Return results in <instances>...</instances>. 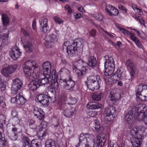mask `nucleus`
<instances>
[{"mask_svg": "<svg viewBox=\"0 0 147 147\" xmlns=\"http://www.w3.org/2000/svg\"><path fill=\"white\" fill-rule=\"evenodd\" d=\"M6 117L3 114H0V128L3 129V125L5 124Z\"/></svg>", "mask_w": 147, "mask_h": 147, "instance_id": "38", "label": "nucleus"}, {"mask_svg": "<svg viewBox=\"0 0 147 147\" xmlns=\"http://www.w3.org/2000/svg\"><path fill=\"white\" fill-rule=\"evenodd\" d=\"M9 37L7 34H3L0 36V41H1L2 43L0 45V47L4 45H7L9 41Z\"/></svg>", "mask_w": 147, "mask_h": 147, "instance_id": "31", "label": "nucleus"}, {"mask_svg": "<svg viewBox=\"0 0 147 147\" xmlns=\"http://www.w3.org/2000/svg\"><path fill=\"white\" fill-rule=\"evenodd\" d=\"M22 67L25 76L30 80L37 79L42 75L38 64L32 60L26 61Z\"/></svg>", "mask_w": 147, "mask_h": 147, "instance_id": "4", "label": "nucleus"}, {"mask_svg": "<svg viewBox=\"0 0 147 147\" xmlns=\"http://www.w3.org/2000/svg\"><path fill=\"white\" fill-rule=\"evenodd\" d=\"M47 124V123L46 122L43 121L39 126H37V127L38 128L37 129V131L38 132L37 135L38 136H40L39 138L41 140H42L46 135V132L45 131Z\"/></svg>", "mask_w": 147, "mask_h": 147, "instance_id": "14", "label": "nucleus"}, {"mask_svg": "<svg viewBox=\"0 0 147 147\" xmlns=\"http://www.w3.org/2000/svg\"><path fill=\"white\" fill-rule=\"evenodd\" d=\"M42 68L43 70V75L49 76L51 75V65L50 62L49 61L44 62L42 65Z\"/></svg>", "mask_w": 147, "mask_h": 147, "instance_id": "21", "label": "nucleus"}, {"mask_svg": "<svg viewBox=\"0 0 147 147\" xmlns=\"http://www.w3.org/2000/svg\"><path fill=\"white\" fill-rule=\"evenodd\" d=\"M29 127L32 129H35L36 131H37V129L38 128L37 127L36 124L34 123V121L32 120H29L28 123Z\"/></svg>", "mask_w": 147, "mask_h": 147, "instance_id": "40", "label": "nucleus"}, {"mask_svg": "<svg viewBox=\"0 0 147 147\" xmlns=\"http://www.w3.org/2000/svg\"><path fill=\"white\" fill-rule=\"evenodd\" d=\"M116 26L120 30V32L125 35H129L130 36L131 39L133 41L135 44L139 48H142V46L140 42L135 36L134 34L129 32L125 29L122 28L121 26L119 24L115 23Z\"/></svg>", "mask_w": 147, "mask_h": 147, "instance_id": "11", "label": "nucleus"}, {"mask_svg": "<svg viewBox=\"0 0 147 147\" xmlns=\"http://www.w3.org/2000/svg\"><path fill=\"white\" fill-rule=\"evenodd\" d=\"M118 8L119 9L125 12H126L127 11V10L126 9V8L122 5H119L118 6Z\"/></svg>", "mask_w": 147, "mask_h": 147, "instance_id": "63", "label": "nucleus"}, {"mask_svg": "<svg viewBox=\"0 0 147 147\" xmlns=\"http://www.w3.org/2000/svg\"><path fill=\"white\" fill-rule=\"evenodd\" d=\"M22 53L19 48L15 46L11 49L9 51V54L13 60H16L21 56Z\"/></svg>", "mask_w": 147, "mask_h": 147, "instance_id": "19", "label": "nucleus"}, {"mask_svg": "<svg viewBox=\"0 0 147 147\" xmlns=\"http://www.w3.org/2000/svg\"><path fill=\"white\" fill-rule=\"evenodd\" d=\"M134 112H135L134 119L135 121H143L147 124V107H143L140 104L138 105L136 107H134L132 110L126 113L125 117V121L128 124L132 123V115Z\"/></svg>", "mask_w": 147, "mask_h": 147, "instance_id": "3", "label": "nucleus"}, {"mask_svg": "<svg viewBox=\"0 0 147 147\" xmlns=\"http://www.w3.org/2000/svg\"><path fill=\"white\" fill-rule=\"evenodd\" d=\"M115 7L111 5L108 4H107L106 6V12L109 15V12H113V9Z\"/></svg>", "mask_w": 147, "mask_h": 147, "instance_id": "44", "label": "nucleus"}, {"mask_svg": "<svg viewBox=\"0 0 147 147\" xmlns=\"http://www.w3.org/2000/svg\"><path fill=\"white\" fill-rule=\"evenodd\" d=\"M132 7L134 10L138 14L141 15L143 14L142 11L140 9L138 8L137 6L134 4L132 5Z\"/></svg>", "mask_w": 147, "mask_h": 147, "instance_id": "43", "label": "nucleus"}, {"mask_svg": "<svg viewBox=\"0 0 147 147\" xmlns=\"http://www.w3.org/2000/svg\"><path fill=\"white\" fill-rule=\"evenodd\" d=\"M119 95L118 94L111 93L109 98L114 104V102H117L119 98Z\"/></svg>", "mask_w": 147, "mask_h": 147, "instance_id": "34", "label": "nucleus"}, {"mask_svg": "<svg viewBox=\"0 0 147 147\" xmlns=\"http://www.w3.org/2000/svg\"><path fill=\"white\" fill-rule=\"evenodd\" d=\"M45 78H43L40 79L38 80V84L40 86L43 85L48 84L49 83L50 79L52 78L51 75H49V76L44 75Z\"/></svg>", "mask_w": 147, "mask_h": 147, "instance_id": "28", "label": "nucleus"}, {"mask_svg": "<svg viewBox=\"0 0 147 147\" xmlns=\"http://www.w3.org/2000/svg\"><path fill=\"white\" fill-rule=\"evenodd\" d=\"M126 64L127 68L130 72L131 77H133L135 74V66L132 59H129L126 61Z\"/></svg>", "mask_w": 147, "mask_h": 147, "instance_id": "23", "label": "nucleus"}, {"mask_svg": "<svg viewBox=\"0 0 147 147\" xmlns=\"http://www.w3.org/2000/svg\"><path fill=\"white\" fill-rule=\"evenodd\" d=\"M23 147H32L30 144V140L26 137H24L23 138Z\"/></svg>", "mask_w": 147, "mask_h": 147, "instance_id": "37", "label": "nucleus"}, {"mask_svg": "<svg viewBox=\"0 0 147 147\" xmlns=\"http://www.w3.org/2000/svg\"><path fill=\"white\" fill-rule=\"evenodd\" d=\"M21 32L25 36H30L29 33L27 30H25L24 28H22L21 30Z\"/></svg>", "mask_w": 147, "mask_h": 147, "instance_id": "55", "label": "nucleus"}, {"mask_svg": "<svg viewBox=\"0 0 147 147\" xmlns=\"http://www.w3.org/2000/svg\"><path fill=\"white\" fill-rule=\"evenodd\" d=\"M145 128L142 126H136L130 130L131 135L134 137L143 136L145 132Z\"/></svg>", "mask_w": 147, "mask_h": 147, "instance_id": "13", "label": "nucleus"}, {"mask_svg": "<svg viewBox=\"0 0 147 147\" xmlns=\"http://www.w3.org/2000/svg\"><path fill=\"white\" fill-rule=\"evenodd\" d=\"M138 35L141 38L145 39L146 38V36L145 34L142 31H140L138 34Z\"/></svg>", "mask_w": 147, "mask_h": 147, "instance_id": "61", "label": "nucleus"}, {"mask_svg": "<svg viewBox=\"0 0 147 147\" xmlns=\"http://www.w3.org/2000/svg\"><path fill=\"white\" fill-rule=\"evenodd\" d=\"M115 7L111 5L108 4H107L106 6V12L109 15V12H113V9Z\"/></svg>", "mask_w": 147, "mask_h": 147, "instance_id": "45", "label": "nucleus"}, {"mask_svg": "<svg viewBox=\"0 0 147 147\" xmlns=\"http://www.w3.org/2000/svg\"><path fill=\"white\" fill-rule=\"evenodd\" d=\"M22 81L19 79L16 78L12 80L11 91L15 94H17L21 89L22 85Z\"/></svg>", "mask_w": 147, "mask_h": 147, "instance_id": "16", "label": "nucleus"}, {"mask_svg": "<svg viewBox=\"0 0 147 147\" xmlns=\"http://www.w3.org/2000/svg\"><path fill=\"white\" fill-rule=\"evenodd\" d=\"M115 109L113 106H109L106 108L104 111V119L105 123H108L112 121L114 118Z\"/></svg>", "mask_w": 147, "mask_h": 147, "instance_id": "9", "label": "nucleus"}, {"mask_svg": "<svg viewBox=\"0 0 147 147\" xmlns=\"http://www.w3.org/2000/svg\"><path fill=\"white\" fill-rule=\"evenodd\" d=\"M105 71L104 77L105 82L110 84L113 82V80L118 81L122 78V74L123 71L120 69H118L116 71L114 76H112L114 71L115 65L113 58L108 55L105 57Z\"/></svg>", "mask_w": 147, "mask_h": 147, "instance_id": "2", "label": "nucleus"}, {"mask_svg": "<svg viewBox=\"0 0 147 147\" xmlns=\"http://www.w3.org/2000/svg\"><path fill=\"white\" fill-rule=\"evenodd\" d=\"M59 73L61 74L66 75L68 76H70V71L68 69L65 68H62L60 70Z\"/></svg>", "mask_w": 147, "mask_h": 147, "instance_id": "42", "label": "nucleus"}, {"mask_svg": "<svg viewBox=\"0 0 147 147\" xmlns=\"http://www.w3.org/2000/svg\"><path fill=\"white\" fill-rule=\"evenodd\" d=\"M6 88V86L2 82V79L0 76V90L1 91L5 90Z\"/></svg>", "mask_w": 147, "mask_h": 147, "instance_id": "52", "label": "nucleus"}, {"mask_svg": "<svg viewBox=\"0 0 147 147\" xmlns=\"http://www.w3.org/2000/svg\"><path fill=\"white\" fill-rule=\"evenodd\" d=\"M26 99L21 93L17 94L15 97L11 98V103L19 105H22L26 103Z\"/></svg>", "mask_w": 147, "mask_h": 147, "instance_id": "18", "label": "nucleus"}, {"mask_svg": "<svg viewBox=\"0 0 147 147\" xmlns=\"http://www.w3.org/2000/svg\"><path fill=\"white\" fill-rule=\"evenodd\" d=\"M84 39L81 38H78L76 39L72 44L69 41L65 42L63 44L64 48H67V52L69 56H72L76 51V47L79 46L82 47L83 44L84 43Z\"/></svg>", "mask_w": 147, "mask_h": 147, "instance_id": "5", "label": "nucleus"}, {"mask_svg": "<svg viewBox=\"0 0 147 147\" xmlns=\"http://www.w3.org/2000/svg\"><path fill=\"white\" fill-rule=\"evenodd\" d=\"M48 22V20L47 19L43 18L42 19H41L40 20V27L48 25L47 24Z\"/></svg>", "mask_w": 147, "mask_h": 147, "instance_id": "49", "label": "nucleus"}, {"mask_svg": "<svg viewBox=\"0 0 147 147\" xmlns=\"http://www.w3.org/2000/svg\"><path fill=\"white\" fill-rule=\"evenodd\" d=\"M37 80H33L28 84L29 89L31 90L34 91L40 86Z\"/></svg>", "mask_w": 147, "mask_h": 147, "instance_id": "30", "label": "nucleus"}, {"mask_svg": "<svg viewBox=\"0 0 147 147\" xmlns=\"http://www.w3.org/2000/svg\"><path fill=\"white\" fill-rule=\"evenodd\" d=\"M96 58L93 56H90L88 59V65L92 68H94L96 66Z\"/></svg>", "mask_w": 147, "mask_h": 147, "instance_id": "32", "label": "nucleus"}, {"mask_svg": "<svg viewBox=\"0 0 147 147\" xmlns=\"http://www.w3.org/2000/svg\"><path fill=\"white\" fill-rule=\"evenodd\" d=\"M11 115L12 117H17L16 116H18V113L17 111L15 109H13L11 112Z\"/></svg>", "mask_w": 147, "mask_h": 147, "instance_id": "60", "label": "nucleus"}, {"mask_svg": "<svg viewBox=\"0 0 147 147\" xmlns=\"http://www.w3.org/2000/svg\"><path fill=\"white\" fill-rule=\"evenodd\" d=\"M102 96V93L94 94L92 96V98L94 100L98 101L100 100Z\"/></svg>", "mask_w": 147, "mask_h": 147, "instance_id": "39", "label": "nucleus"}, {"mask_svg": "<svg viewBox=\"0 0 147 147\" xmlns=\"http://www.w3.org/2000/svg\"><path fill=\"white\" fill-rule=\"evenodd\" d=\"M125 146L124 144L122 142L119 145L116 144H115L113 145V147H124Z\"/></svg>", "mask_w": 147, "mask_h": 147, "instance_id": "64", "label": "nucleus"}, {"mask_svg": "<svg viewBox=\"0 0 147 147\" xmlns=\"http://www.w3.org/2000/svg\"><path fill=\"white\" fill-rule=\"evenodd\" d=\"M97 28L99 31L100 32H101L103 35H105L104 36V37H105V36H108L109 38H113L114 36L113 35L111 34L110 33L104 30V29L102 28L100 26H97Z\"/></svg>", "mask_w": 147, "mask_h": 147, "instance_id": "35", "label": "nucleus"}, {"mask_svg": "<svg viewBox=\"0 0 147 147\" xmlns=\"http://www.w3.org/2000/svg\"><path fill=\"white\" fill-rule=\"evenodd\" d=\"M22 42L23 44V46L26 51L31 52L32 49V43L29 42L26 39H22Z\"/></svg>", "mask_w": 147, "mask_h": 147, "instance_id": "27", "label": "nucleus"}, {"mask_svg": "<svg viewBox=\"0 0 147 147\" xmlns=\"http://www.w3.org/2000/svg\"><path fill=\"white\" fill-rule=\"evenodd\" d=\"M86 108L89 109H101L103 106L101 104L96 102H89L86 106Z\"/></svg>", "mask_w": 147, "mask_h": 147, "instance_id": "24", "label": "nucleus"}, {"mask_svg": "<svg viewBox=\"0 0 147 147\" xmlns=\"http://www.w3.org/2000/svg\"><path fill=\"white\" fill-rule=\"evenodd\" d=\"M58 32V31L55 30V32L57 34L56 35L53 34L46 35L45 39V41L44 42V45L46 47L48 48L51 47L53 46V44L57 41Z\"/></svg>", "mask_w": 147, "mask_h": 147, "instance_id": "10", "label": "nucleus"}, {"mask_svg": "<svg viewBox=\"0 0 147 147\" xmlns=\"http://www.w3.org/2000/svg\"><path fill=\"white\" fill-rule=\"evenodd\" d=\"M87 63L86 62L84 61L81 59L76 60L73 62V67H80L82 66V68H85L84 67L87 66Z\"/></svg>", "mask_w": 147, "mask_h": 147, "instance_id": "29", "label": "nucleus"}, {"mask_svg": "<svg viewBox=\"0 0 147 147\" xmlns=\"http://www.w3.org/2000/svg\"><path fill=\"white\" fill-rule=\"evenodd\" d=\"M33 113L34 117L40 120L44 119L45 113L40 108L36 107L34 108Z\"/></svg>", "mask_w": 147, "mask_h": 147, "instance_id": "22", "label": "nucleus"}, {"mask_svg": "<svg viewBox=\"0 0 147 147\" xmlns=\"http://www.w3.org/2000/svg\"><path fill=\"white\" fill-rule=\"evenodd\" d=\"M92 15L96 19L99 21H102L103 19V16L100 13H93Z\"/></svg>", "mask_w": 147, "mask_h": 147, "instance_id": "41", "label": "nucleus"}, {"mask_svg": "<svg viewBox=\"0 0 147 147\" xmlns=\"http://www.w3.org/2000/svg\"><path fill=\"white\" fill-rule=\"evenodd\" d=\"M37 140L36 139H33L31 142V146L32 147H38L39 145L38 143Z\"/></svg>", "mask_w": 147, "mask_h": 147, "instance_id": "51", "label": "nucleus"}, {"mask_svg": "<svg viewBox=\"0 0 147 147\" xmlns=\"http://www.w3.org/2000/svg\"><path fill=\"white\" fill-rule=\"evenodd\" d=\"M132 17L136 20L139 21L141 24L143 25H144L145 23L144 21L140 16L137 15H134L132 16Z\"/></svg>", "mask_w": 147, "mask_h": 147, "instance_id": "48", "label": "nucleus"}, {"mask_svg": "<svg viewBox=\"0 0 147 147\" xmlns=\"http://www.w3.org/2000/svg\"><path fill=\"white\" fill-rule=\"evenodd\" d=\"M96 33V30L94 29H92L88 32V34L90 36L94 37L95 36Z\"/></svg>", "mask_w": 147, "mask_h": 147, "instance_id": "56", "label": "nucleus"}, {"mask_svg": "<svg viewBox=\"0 0 147 147\" xmlns=\"http://www.w3.org/2000/svg\"><path fill=\"white\" fill-rule=\"evenodd\" d=\"M2 19L3 25L5 26H7L9 22V18L5 14H2Z\"/></svg>", "mask_w": 147, "mask_h": 147, "instance_id": "36", "label": "nucleus"}, {"mask_svg": "<svg viewBox=\"0 0 147 147\" xmlns=\"http://www.w3.org/2000/svg\"><path fill=\"white\" fill-rule=\"evenodd\" d=\"M72 70L74 73H75L79 78L83 77L86 73V68H82V70H80L76 67L73 68Z\"/></svg>", "mask_w": 147, "mask_h": 147, "instance_id": "26", "label": "nucleus"}, {"mask_svg": "<svg viewBox=\"0 0 147 147\" xmlns=\"http://www.w3.org/2000/svg\"><path fill=\"white\" fill-rule=\"evenodd\" d=\"M68 100L70 101V102L68 103L70 105L75 104L77 102L75 98L71 97L68 98Z\"/></svg>", "mask_w": 147, "mask_h": 147, "instance_id": "57", "label": "nucleus"}, {"mask_svg": "<svg viewBox=\"0 0 147 147\" xmlns=\"http://www.w3.org/2000/svg\"><path fill=\"white\" fill-rule=\"evenodd\" d=\"M136 94L137 98L142 101L147 100V86L140 84L136 88Z\"/></svg>", "mask_w": 147, "mask_h": 147, "instance_id": "8", "label": "nucleus"}, {"mask_svg": "<svg viewBox=\"0 0 147 147\" xmlns=\"http://www.w3.org/2000/svg\"><path fill=\"white\" fill-rule=\"evenodd\" d=\"M60 86L65 90H69L74 87L75 82L71 78L68 80L61 79L59 80Z\"/></svg>", "mask_w": 147, "mask_h": 147, "instance_id": "12", "label": "nucleus"}, {"mask_svg": "<svg viewBox=\"0 0 147 147\" xmlns=\"http://www.w3.org/2000/svg\"><path fill=\"white\" fill-rule=\"evenodd\" d=\"M6 142L4 138L2 137L0 139V147H3V146L6 145Z\"/></svg>", "mask_w": 147, "mask_h": 147, "instance_id": "58", "label": "nucleus"}, {"mask_svg": "<svg viewBox=\"0 0 147 147\" xmlns=\"http://www.w3.org/2000/svg\"><path fill=\"white\" fill-rule=\"evenodd\" d=\"M142 137L143 136H141L133 137L131 141L133 146L135 147H140L142 141Z\"/></svg>", "mask_w": 147, "mask_h": 147, "instance_id": "25", "label": "nucleus"}, {"mask_svg": "<svg viewBox=\"0 0 147 147\" xmlns=\"http://www.w3.org/2000/svg\"><path fill=\"white\" fill-rule=\"evenodd\" d=\"M40 28L42 29V31L44 33H45L49 30V26L48 25L41 26L40 27Z\"/></svg>", "mask_w": 147, "mask_h": 147, "instance_id": "59", "label": "nucleus"}, {"mask_svg": "<svg viewBox=\"0 0 147 147\" xmlns=\"http://www.w3.org/2000/svg\"><path fill=\"white\" fill-rule=\"evenodd\" d=\"M55 91L51 90L50 91V94L48 95L44 93L37 95L35 98L36 102L40 104L41 106L43 107H47L49 104V98H55Z\"/></svg>", "mask_w": 147, "mask_h": 147, "instance_id": "6", "label": "nucleus"}, {"mask_svg": "<svg viewBox=\"0 0 147 147\" xmlns=\"http://www.w3.org/2000/svg\"><path fill=\"white\" fill-rule=\"evenodd\" d=\"M9 137L12 140H16L17 139V134L16 133L11 132L8 135Z\"/></svg>", "mask_w": 147, "mask_h": 147, "instance_id": "46", "label": "nucleus"}, {"mask_svg": "<svg viewBox=\"0 0 147 147\" xmlns=\"http://www.w3.org/2000/svg\"><path fill=\"white\" fill-rule=\"evenodd\" d=\"M54 19L55 22L59 24L63 23V21L59 16H55Z\"/></svg>", "mask_w": 147, "mask_h": 147, "instance_id": "50", "label": "nucleus"}, {"mask_svg": "<svg viewBox=\"0 0 147 147\" xmlns=\"http://www.w3.org/2000/svg\"><path fill=\"white\" fill-rule=\"evenodd\" d=\"M57 75L55 70H53L52 72L51 83V87L55 90L58 89V83L57 81Z\"/></svg>", "mask_w": 147, "mask_h": 147, "instance_id": "20", "label": "nucleus"}, {"mask_svg": "<svg viewBox=\"0 0 147 147\" xmlns=\"http://www.w3.org/2000/svg\"><path fill=\"white\" fill-rule=\"evenodd\" d=\"M97 113V112L96 111H90L88 112V114L92 117H94L96 116Z\"/></svg>", "mask_w": 147, "mask_h": 147, "instance_id": "54", "label": "nucleus"}, {"mask_svg": "<svg viewBox=\"0 0 147 147\" xmlns=\"http://www.w3.org/2000/svg\"><path fill=\"white\" fill-rule=\"evenodd\" d=\"M93 127L94 129V130L97 132H99L102 130V127L100 126V123L99 121L97 120H94Z\"/></svg>", "mask_w": 147, "mask_h": 147, "instance_id": "33", "label": "nucleus"}, {"mask_svg": "<svg viewBox=\"0 0 147 147\" xmlns=\"http://www.w3.org/2000/svg\"><path fill=\"white\" fill-rule=\"evenodd\" d=\"M101 80L98 75H93L88 76L85 84L87 88L92 90L94 91L99 89Z\"/></svg>", "mask_w": 147, "mask_h": 147, "instance_id": "7", "label": "nucleus"}, {"mask_svg": "<svg viewBox=\"0 0 147 147\" xmlns=\"http://www.w3.org/2000/svg\"><path fill=\"white\" fill-rule=\"evenodd\" d=\"M107 136L105 133H102L96 137L87 133L80 134L79 143L76 147H103L106 141Z\"/></svg>", "mask_w": 147, "mask_h": 147, "instance_id": "1", "label": "nucleus"}, {"mask_svg": "<svg viewBox=\"0 0 147 147\" xmlns=\"http://www.w3.org/2000/svg\"><path fill=\"white\" fill-rule=\"evenodd\" d=\"M65 10H67L68 13H71L72 12L71 8L68 5H66L65 6Z\"/></svg>", "mask_w": 147, "mask_h": 147, "instance_id": "62", "label": "nucleus"}, {"mask_svg": "<svg viewBox=\"0 0 147 147\" xmlns=\"http://www.w3.org/2000/svg\"><path fill=\"white\" fill-rule=\"evenodd\" d=\"M20 121V120L18 117H14L12 120V123L13 126L19 124Z\"/></svg>", "mask_w": 147, "mask_h": 147, "instance_id": "47", "label": "nucleus"}, {"mask_svg": "<svg viewBox=\"0 0 147 147\" xmlns=\"http://www.w3.org/2000/svg\"><path fill=\"white\" fill-rule=\"evenodd\" d=\"M18 68L16 65H10L6 67L3 68L1 71V74L4 76L9 77L12 74L14 73Z\"/></svg>", "mask_w": 147, "mask_h": 147, "instance_id": "15", "label": "nucleus"}, {"mask_svg": "<svg viewBox=\"0 0 147 147\" xmlns=\"http://www.w3.org/2000/svg\"><path fill=\"white\" fill-rule=\"evenodd\" d=\"M110 16H117L118 15L119 13L118 10L115 7L114 8V9H113V12H109Z\"/></svg>", "mask_w": 147, "mask_h": 147, "instance_id": "53", "label": "nucleus"}, {"mask_svg": "<svg viewBox=\"0 0 147 147\" xmlns=\"http://www.w3.org/2000/svg\"><path fill=\"white\" fill-rule=\"evenodd\" d=\"M57 106L58 107V109L62 110H63V108L65 107V105L64 103L60 101L58 103ZM74 109H66L64 110H63V113L65 117H69L74 115Z\"/></svg>", "mask_w": 147, "mask_h": 147, "instance_id": "17", "label": "nucleus"}]
</instances>
